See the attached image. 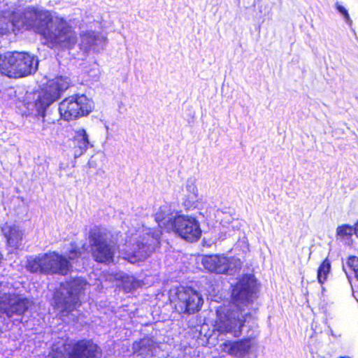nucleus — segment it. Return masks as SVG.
<instances>
[{
	"label": "nucleus",
	"mask_w": 358,
	"mask_h": 358,
	"mask_svg": "<svg viewBox=\"0 0 358 358\" xmlns=\"http://www.w3.org/2000/svg\"><path fill=\"white\" fill-rule=\"evenodd\" d=\"M256 292V280L252 275L244 274L234 285L230 294V308L226 313H217L214 329L220 334H231L234 337L241 335L250 313L243 312L253 303Z\"/></svg>",
	"instance_id": "obj_1"
},
{
	"label": "nucleus",
	"mask_w": 358,
	"mask_h": 358,
	"mask_svg": "<svg viewBox=\"0 0 358 358\" xmlns=\"http://www.w3.org/2000/svg\"><path fill=\"white\" fill-rule=\"evenodd\" d=\"M101 348L92 338L66 336L54 343L49 358H101Z\"/></svg>",
	"instance_id": "obj_2"
},
{
	"label": "nucleus",
	"mask_w": 358,
	"mask_h": 358,
	"mask_svg": "<svg viewBox=\"0 0 358 358\" xmlns=\"http://www.w3.org/2000/svg\"><path fill=\"white\" fill-rule=\"evenodd\" d=\"M48 18H50L49 22L40 29V35L45 40V44L50 48H73L78 37L72 26L63 17L59 18L54 25L50 13Z\"/></svg>",
	"instance_id": "obj_3"
},
{
	"label": "nucleus",
	"mask_w": 358,
	"mask_h": 358,
	"mask_svg": "<svg viewBox=\"0 0 358 358\" xmlns=\"http://www.w3.org/2000/svg\"><path fill=\"white\" fill-rule=\"evenodd\" d=\"M38 61L25 52L0 54V73L10 78H20L35 73Z\"/></svg>",
	"instance_id": "obj_4"
},
{
	"label": "nucleus",
	"mask_w": 358,
	"mask_h": 358,
	"mask_svg": "<svg viewBox=\"0 0 358 358\" xmlns=\"http://www.w3.org/2000/svg\"><path fill=\"white\" fill-rule=\"evenodd\" d=\"M49 12L29 6L22 10L15 9L10 13V23L14 27V34L34 29L40 35V29L49 22Z\"/></svg>",
	"instance_id": "obj_5"
},
{
	"label": "nucleus",
	"mask_w": 358,
	"mask_h": 358,
	"mask_svg": "<svg viewBox=\"0 0 358 358\" xmlns=\"http://www.w3.org/2000/svg\"><path fill=\"white\" fill-rule=\"evenodd\" d=\"M94 108L92 99L84 94H75L64 98L59 103L58 110L59 118L71 122L87 117Z\"/></svg>",
	"instance_id": "obj_6"
},
{
	"label": "nucleus",
	"mask_w": 358,
	"mask_h": 358,
	"mask_svg": "<svg viewBox=\"0 0 358 358\" xmlns=\"http://www.w3.org/2000/svg\"><path fill=\"white\" fill-rule=\"evenodd\" d=\"M90 250L93 259L105 264H110L114 261L115 245L108 242L106 234L100 231H90L89 236Z\"/></svg>",
	"instance_id": "obj_7"
},
{
	"label": "nucleus",
	"mask_w": 358,
	"mask_h": 358,
	"mask_svg": "<svg viewBox=\"0 0 358 358\" xmlns=\"http://www.w3.org/2000/svg\"><path fill=\"white\" fill-rule=\"evenodd\" d=\"M174 308L181 314H194L198 312L203 304L201 296L191 287L179 288L173 300Z\"/></svg>",
	"instance_id": "obj_8"
},
{
	"label": "nucleus",
	"mask_w": 358,
	"mask_h": 358,
	"mask_svg": "<svg viewBox=\"0 0 358 358\" xmlns=\"http://www.w3.org/2000/svg\"><path fill=\"white\" fill-rule=\"evenodd\" d=\"M66 89L59 80H56L42 89L34 102L38 116H45L48 107L62 96Z\"/></svg>",
	"instance_id": "obj_9"
},
{
	"label": "nucleus",
	"mask_w": 358,
	"mask_h": 358,
	"mask_svg": "<svg viewBox=\"0 0 358 358\" xmlns=\"http://www.w3.org/2000/svg\"><path fill=\"white\" fill-rule=\"evenodd\" d=\"M69 289L66 296H64L62 293H57L54 296L55 308L60 309L63 314H69L80 307L81 302L78 294L80 293L81 281L78 279H72L67 282Z\"/></svg>",
	"instance_id": "obj_10"
},
{
	"label": "nucleus",
	"mask_w": 358,
	"mask_h": 358,
	"mask_svg": "<svg viewBox=\"0 0 358 358\" xmlns=\"http://www.w3.org/2000/svg\"><path fill=\"white\" fill-rule=\"evenodd\" d=\"M29 306V300L17 293L0 294V310L8 317L24 315L28 310Z\"/></svg>",
	"instance_id": "obj_11"
},
{
	"label": "nucleus",
	"mask_w": 358,
	"mask_h": 358,
	"mask_svg": "<svg viewBox=\"0 0 358 358\" xmlns=\"http://www.w3.org/2000/svg\"><path fill=\"white\" fill-rule=\"evenodd\" d=\"M162 234L161 225H158L153 231L145 234L141 240L136 242V246L131 252L132 256L139 259L149 257L156 249L160 248Z\"/></svg>",
	"instance_id": "obj_12"
},
{
	"label": "nucleus",
	"mask_w": 358,
	"mask_h": 358,
	"mask_svg": "<svg viewBox=\"0 0 358 358\" xmlns=\"http://www.w3.org/2000/svg\"><path fill=\"white\" fill-rule=\"evenodd\" d=\"M43 257V270L45 274L66 275L71 268L69 259L57 252L45 253Z\"/></svg>",
	"instance_id": "obj_13"
},
{
	"label": "nucleus",
	"mask_w": 358,
	"mask_h": 358,
	"mask_svg": "<svg viewBox=\"0 0 358 358\" xmlns=\"http://www.w3.org/2000/svg\"><path fill=\"white\" fill-rule=\"evenodd\" d=\"M155 220L162 224H198L195 217L185 216L179 212H174L169 204L161 206L155 213Z\"/></svg>",
	"instance_id": "obj_14"
},
{
	"label": "nucleus",
	"mask_w": 358,
	"mask_h": 358,
	"mask_svg": "<svg viewBox=\"0 0 358 358\" xmlns=\"http://www.w3.org/2000/svg\"><path fill=\"white\" fill-rule=\"evenodd\" d=\"M203 267L215 273H226L229 269L230 262L229 259L219 254L205 255L202 259Z\"/></svg>",
	"instance_id": "obj_15"
},
{
	"label": "nucleus",
	"mask_w": 358,
	"mask_h": 358,
	"mask_svg": "<svg viewBox=\"0 0 358 358\" xmlns=\"http://www.w3.org/2000/svg\"><path fill=\"white\" fill-rule=\"evenodd\" d=\"M221 347L229 355L243 357L249 354L252 344L250 338H248L235 341H227Z\"/></svg>",
	"instance_id": "obj_16"
},
{
	"label": "nucleus",
	"mask_w": 358,
	"mask_h": 358,
	"mask_svg": "<svg viewBox=\"0 0 358 358\" xmlns=\"http://www.w3.org/2000/svg\"><path fill=\"white\" fill-rule=\"evenodd\" d=\"M173 230L181 238L190 243L197 241L201 235L200 225H172Z\"/></svg>",
	"instance_id": "obj_17"
},
{
	"label": "nucleus",
	"mask_w": 358,
	"mask_h": 358,
	"mask_svg": "<svg viewBox=\"0 0 358 358\" xmlns=\"http://www.w3.org/2000/svg\"><path fill=\"white\" fill-rule=\"evenodd\" d=\"M73 142L75 156L84 154L90 146L88 135L85 129H80L76 131Z\"/></svg>",
	"instance_id": "obj_18"
},
{
	"label": "nucleus",
	"mask_w": 358,
	"mask_h": 358,
	"mask_svg": "<svg viewBox=\"0 0 358 358\" xmlns=\"http://www.w3.org/2000/svg\"><path fill=\"white\" fill-rule=\"evenodd\" d=\"M155 349L154 342L151 338H143L133 343V350L138 355L146 356Z\"/></svg>",
	"instance_id": "obj_19"
},
{
	"label": "nucleus",
	"mask_w": 358,
	"mask_h": 358,
	"mask_svg": "<svg viewBox=\"0 0 358 358\" xmlns=\"http://www.w3.org/2000/svg\"><path fill=\"white\" fill-rule=\"evenodd\" d=\"M331 271V262L327 257L320 264L317 271L318 282L323 285L327 280L328 274Z\"/></svg>",
	"instance_id": "obj_20"
},
{
	"label": "nucleus",
	"mask_w": 358,
	"mask_h": 358,
	"mask_svg": "<svg viewBox=\"0 0 358 358\" xmlns=\"http://www.w3.org/2000/svg\"><path fill=\"white\" fill-rule=\"evenodd\" d=\"M43 267V255L28 259L26 264L27 270L31 273H45Z\"/></svg>",
	"instance_id": "obj_21"
},
{
	"label": "nucleus",
	"mask_w": 358,
	"mask_h": 358,
	"mask_svg": "<svg viewBox=\"0 0 358 358\" xmlns=\"http://www.w3.org/2000/svg\"><path fill=\"white\" fill-rule=\"evenodd\" d=\"M353 234H355V225H338L336 229L337 237L341 241L350 239Z\"/></svg>",
	"instance_id": "obj_22"
},
{
	"label": "nucleus",
	"mask_w": 358,
	"mask_h": 358,
	"mask_svg": "<svg viewBox=\"0 0 358 358\" xmlns=\"http://www.w3.org/2000/svg\"><path fill=\"white\" fill-rule=\"evenodd\" d=\"M14 34V27L10 23V17L7 19L6 17H0V36Z\"/></svg>",
	"instance_id": "obj_23"
},
{
	"label": "nucleus",
	"mask_w": 358,
	"mask_h": 358,
	"mask_svg": "<svg viewBox=\"0 0 358 358\" xmlns=\"http://www.w3.org/2000/svg\"><path fill=\"white\" fill-rule=\"evenodd\" d=\"M347 266L354 277L358 281V257L357 256H350L347 259Z\"/></svg>",
	"instance_id": "obj_24"
},
{
	"label": "nucleus",
	"mask_w": 358,
	"mask_h": 358,
	"mask_svg": "<svg viewBox=\"0 0 358 358\" xmlns=\"http://www.w3.org/2000/svg\"><path fill=\"white\" fill-rule=\"evenodd\" d=\"M86 248L84 245L82 247H78L76 244H71V249L69 251V260H73L75 259H78L81 257L83 251L85 250Z\"/></svg>",
	"instance_id": "obj_25"
},
{
	"label": "nucleus",
	"mask_w": 358,
	"mask_h": 358,
	"mask_svg": "<svg viewBox=\"0 0 358 358\" xmlns=\"http://www.w3.org/2000/svg\"><path fill=\"white\" fill-rule=\"evenodd\" d=\"M42 117V130L47 131L51 130L52 127L56 124L58 120L55 118H50L48 117L47 112L45 116H40Z\"/></svg>",
	"instance_id": "obj_26"
},
{
	"label": "nucleus",
	"mask_w": 358,
	"mask_h": 358,
	"mask_svg": "<svg viewBox=\"0 0 358 358\" xmlns=\"http://www.w3.org/2000/svg\"><path fill=\"white\" fill-rule=\"evenodd\" d=\"M84 36L86 43L89 46L95 45L99 39L98 35L96 34L94 31H87L84 34Z\"/></svg>",
	"instance_id": "obj_27"
},
{
	"label": "nucleus",
	"mask_w": 358,
	"mask_h": 358,
	"mask_svg": "<svg viewBox=\"0 0 358 358\" xmlns=\"http://www.w3.org/2000/svg\"><path fill=\"white\" fill-rule=\"evenodd\" d=\"M335 7L336 10L343 16L345 22L349 24H351L352 20L348 10L341 5L338 3H336Z\"/></svg>",
	"instance_id": "obj_28"
},
{
	"label": "nucleus",
	"mask_w": 358,
	"mask_h": 358,
	"mask_svg": "<svg viewBox=\"0 0 358 358\" xmlns=\"http://www.w3.org/2000/svg\"><path fill=\"white\" fill-rule=\"evenodd\" d=\"M3 230H8L10 232L6 235L7 240L9 243H13L14 241L17 243L18 240L21 239V236L18 231H16L13 236L11 234L12 226H8V229H3Z\"/></svg>",
	"instance_id": "obj_29"
},
{
	"label": "nucleus",
	"mask_w": 358,
	"mask_h": 358,
	"mask_svg": "<svg viewBox=\"0 0 358 358\" xmlns=\"http://www.w3.org/2000/svg\"><path fill=\"white\" fill-rule=\"evenodd\" d=\"M137 282H135V281H132L131 285L129 286H127L126 283H124V286H123V289L124 290L125 292H129L131 291H132L133 289H134L136 288V285Z\"/></svg>",
	"instance_id": "obj_30"
},
{
	"label": "nucleus",
	"mask_w": 358,
	"mask_h": 358,
	"mask_svg": "<svg viewBox=\"0 0 358 358\" xmlns=\"http://www.w3.org/2000/svg\"><path fill=\"white\" fill-rule=\"evenodd\" d=\"M355 235L358 237V225H355Z\"/></svg>",
	"instance_id": "obj_31"
},
{
	"label": "nucleus",
	"mask_w": 358,
	"mask_h": 358,
	"mask_svg": "<svg viewBox=\"0 0 358 358\" xmlns=\"http://www.w3.org/2000/svg\"><path fill=\"white\" fill-rule=\"evenodd\" d=\"M338 358H351V357H349V356H347V355H346V356H342V357H338Z\"/></svg>",
	"instance_id": "obj_32"
},
{
	"label": "nucleus",
	"mask_w": 358,
	"mask_h": 358,
	"mask_svg": "<svg viewBox=\"0 0 358 358\" xmlns=\"http://www.w3.org/2000/svg\"><path fill=\"white\" fill-rule=\"evenodd\" d=\"M3 258V256L1 254H0V260Z\"/></svg>",
	"instance_id": "obj_33"
},
{
	"label": "nucleus",
	"mask_w": 358,
	"mask_h": 358,
	"mask_svg": "<svg viewBox=\"0 0 358 358\" xmlns=\"http://www.w3.org/2000/svg\"><path fill=\"white\" fill-rule=\"evenodd\" d=\"M355 224H358V220L357 221V222Z\"/></svg>",
	"instance_id": "obj_34"
}]
</instances>
